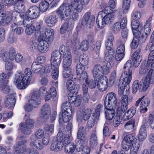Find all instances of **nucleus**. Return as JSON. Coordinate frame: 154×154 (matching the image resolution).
Instances as JSON below:
<instances>
[{"instance_id":"bf43d9fd","label":"nucleus","mask_w":154,"mask_h":154,"mask_svg":"<svg viewBox=\"0 0 154 154\" xmlns=\"http://www.w3.org/2000/svg\"><path fill=\"white\" fill-rule=\"evenodd\" d=\"M122 116L121 115H116L114 118L113 121V125L115 127H118L121 124V122Z\"/></svg>"},{"instance_id":"3c124183","label":"nucleus","mask_w":154,"mask_h":154,"mask_svg":"<svg viewBox=\"0 0 154 154\" xmlns=\"http://www.w3.org/2000/svg\"><path fill=\"white\" fill-rule=\"evenodd\" d=\"M135 120L131 119L127 122L125 125L124 127L125 129L131 130L133 129L135 126Z\"/></svg>"},{"instance_id":"5fc2aeb1","label":"nucleus","mask_w":154,"mask_h":154,"mask_svg":"<svg viewBox=\"0 0 154 154\" xmlns=\"http://www.w3.org/2000/svg\"><path fill=\"white\" fill-rule=\"evenodd\" d=\"M89 43L88 41L85 40H83L81 43L79 48L82 51H85L88 48Z\"/></svg>"},{"instance_id":"e433bc0d","label":"nucleus","mask_w":154,"mask_h":154,"mask_svg":"<svg viewBox=\"0 0 154 154\" xmlns=\"http://www.w3.org/2000/svg\"><path fill=\"white\" fill-rule=\"evenodd\" d=\"M134 110V107L129 109L125 113L123 116H122V119L123 121H125L131 118L135 114Z\"/></svg>"},{"instance_id":"e2e57ef3","label":"nucleus","mask_w":154,"mask_h":154,"mask_svg":"<svg viewBox=\"0 0 154 154\" xmlns=\"http://www.w3.org/2000/svg\"><path fill=\"white\" fill-rule=\"evenodd\" d=\"M61 53L57 50L52 52L51 54V58L61 59Z\"/></svg>"},{"instance_id":"473e14b6","label":"nucleus","mask_w":154,"mask_h":154,"mask_svg":"<svg viewBox=\"0 0 154 154\" xmlns=\"http://www.w3.org/2000/svg\"><path fill=\"white\" fill-rule=\"evenodd\" d=\"M130 83H127V82L120 79L119 84L118 94L120 96L125 95V92L124 93V91L125 88L127 87Z\"/></svg>"},{"instance_id":"c85d7f7f","label":"nucleus","mask_w":154,"mask_h":154,"mask_svg":"<svg viewBox=\"0 0 154 154\" xmlns=\"http://www.w3.org/2000/svg\"><path fill=\"white\" fill-rule=\"evenodd\" d=\"M63 143L53 139L50 149L52 151L57 152L61 150L63 147Z\"/></svg>"},{"instance_id":"bb28decb","label":"nucleus","mask_w":154,"mask_h":154,"mask_svg":"<svg viewBox=\"0 0 154 154\" xmlns=\"http://www.w3.org/2000/svg\"><path fill=\"white\" fill-rule=\"evenodd\" d=\"M32 69L34 73L39 74L40 75L44 73V67L36 62L32 63Z\"/></svg>"},{"instance_id":"412c9836","label":"nucleus","mask_w":154,"mask_h":154,"mask_svg":"<svg viewBox=\"0 0 154 154\" xmlns=\"http://www.w3.org/2000/svg\"><path fill=\"white\" fill-rule=\"evenodd\" d=\"M54 32L53 29H48L44 33L40 34L39 36L40 38H42L48 41L49 43H51L53 41Z\"/></svg>"},{"instance_id":"7ed1b4c3","label":"nucleus","mask_w":154,"mask_h":154,"mask_svg":"<svg viewBox=\"0 0 154 154\" xmlns=\"http://www.w3.org/2000/svg\"><path fill=\"white\" fill-rule=\"evenodd\" d=\"M109 7L105 8L99 13L96 20L97 24L100 28H103L106 24H109L113 21L114 13L110 11Z\"/></svg>"},{"instance_id":"8fccbe9b","label":"nucleus","mask_w":154,"mask_h":154,"mask_svg":"<svg viewBox=\"0 0 154 154\" xmlns=\"http://www.w3.org/2000/svg\"><path fill=\"white\" fill-rule=\"evenodd\" d=\"M128 109V106L124 104L121 105V106L118 107L116 110L117 115L122 116V114Z\"/></svg>"},{"instance_id":"423d86ee","label":"nucleus","mask_w":154,"mask_h":154,"mask_svg":"<svg viewBox=\"0 0 154 154\" xmlns=\"http://www.w3.org/2000/svg\"><path fill=\"white\" fill-rule=\"evenodd\" d=\"M92 112L91 109H87L83 112L82 117L84 120H88L87 128H88V129L92 128L97 122L95 114Z\"/></svg>"},{"instance_id":"9b49d317","label":"nucleus","mask_w":154,"mask_h":154,"mask_svg":"<svg viewBox=\"0 0 154 154\" xmlns=\"http://www.w3.org/2000/svg\"><path fill=\"white\" fill-rule=\"evenodd\" d=\"M147 132L145 125H142L140 128L138 139L135 140V148H137V151H135V154H137L138 149L140 146V141H142L145 139L147 136Z\"/></svg>"},{"instance_id":"c756f323","label":"nucleus","mask_w":154,"mask_h":154,"mask_svg":"<svg viewBox=\"0 0 154 154\" xmlns=\"http://www.w3.org/2000/svg\"><path fill=\"white\" fill-rule=\"evenodd\" d=\"M51 114V108L47 104H45L42 109V116L45 119H48Z\"/></svg>"},{"instance_id":"6e6d98bb","label":"nucleus","mask_w":154,"mask_h":154,"mask_svg":"<svg viewBox=\"0 0 154 154\" xmlns=\"http://www.w3.org/2000/svg\"><path fill=\"white\" fill-rule=\"evenodd\" d=\"M129 94V91L128 89L126 90L125 95H124L121 98V103L122 104L128 106V96Z\"/></svg>"},{"instance_id":"f3484780","label":"nucleus","mask_w":154,"mask_h":154,"mask_svg":"<svg viewBox=\"0 0 154 154\" xmlns=\"http://www.w3.org/2000/svg\"><path fill=\"white\" fill-rule=\"evenodd\" d=\"M5 106L8 109H13L16 103L15 96L14 94L8 95L4 100Z\"/></svg>"},{"instance_id":"864d4df0","label":"nucleus","mask_w":154,"mask_h":154,"mask_svg":"<svg viewBox=\"0 0 154 154\" xmlns=\"http://www.w3.org/2000/svg\"><path fill=\"white\" fill-rule=\"evenodd\" d=\"M32 24L33 23L32 22V24L31 25H28L26 26L23 25L25 27H27L25 30V32L26 34L30 35L34 33L35 30V27L32 25Z\"/></svg>"},{"instance_id":"79ce46f5","label":"nucleus","mask_w":154,"mask_h":154,"mask_svg":"<svg viewBox=\"0 0 154 154\" xmlns=\"http://www.w3.org/2000/svg\"><path fill=\"white\" fill-rule=\"evenodd\" d=\"M89 58L88 56L84 54H81L79 57V61L81 64L86 66L88 64Z\"/></svg>"},{"instance_id":"a19ab883","label":"nucleus","mask_w":154,"mask_h":154,"mask_svg":"<svg viewBox=\"0 0 154 154\" xmlns=\"http://www.w3.org/2000/svg\"><path fill=\"white\" fill-rule=\"evenodd\" d=\"M84 126H82L79 128L77 134V138L82 140H85L86 139V134L84 133Z\"/></svg>"},{"instance_id":"13d9d810","label":"nucleus","mask_w":154,"mask_h":154,"mask_svg":"<svg viewBox=\"0 0 154 154\" xmlns=\"http://www.w3.org/2000/svg\"><path fill=\"white\" fill-rule=\"evenodd\" d=\"M62 75L63 77L67 78L71 74L72 69L70 68H63Z\"/></svg>"},{"instance_id":"f257e3e1","label":"nucleus","mask_w":154,"mask_h":154,"mask_svg":"<svg viewBox=\"0 0 154 154\" xmlns=\"http://www.w3.org/2000/svg\"><path fill=\"white\" fill-rule=\"evenodd\" d=\"M141 16L140 11L135 12V49L139 45L138 48L135 51V68L138 66L142 60L141 44L145 40L143 32L144 25L139 20Z\"/></svg>"},{"instance_id":"7c9ffc66","label":"nucleus","mask_w":154,"mask_h":154,"mask_svg":"<svg viewBox=\"0 0 154 154\" xmlns=\"http://www.w3.org/2000/svg\"><path fill=\"white\" fill-rule=\"evenodd\" d=\"M11 21L10 17L7 16L5 14L0 13V25L2 26H8Z\"/></svg>"},{"instance_id":"20e7f679","label":"nucleus","mask_w":154,"mask_h":154,"mask_svg":"<svg viewBox=\"0 0 154 154\" xmlns=\"http://www.w3.org/2000/svg\"><path fill=\"white\" fill-rule=\"evenodd\" d=\"M40 10L37 7L33 6L29 8L27 12L23 14H20L19 16L23 20L20 22L19 24H23L25 26L31 25L32 22V19L37 18L39 14Z\"/></svg>"},{"instance_id":"72a5a7b5","label":"nucleus","mask_w":154,"mask_h":154,"mask_svg":"<svg viewBox=\"0 0 154 154\" xmlns=\"http://www.w3.org/2000/svg\"><path fill=\"white\" fill-rule=\"evenodd\" d=\"M80 0H74L73 2H71L72 11L75 10L76 11L79 12H81L82 10L83 5L80 2L79 3Z\"/></svg>"},{"instance_id":"ea45409f","label":"nucleus","mask_w":154,"mask_h":154,"mask_svg":"<svg viewBox=\"0 0 154 154\" xmlns=\"http://www.w3.org/2000/svg\"><path fill=\"white\" fill-rule=\"evenodd\" d=\"M90 145L91 147L95 148L98 144L96 134L92 133L91 134L89 139Z\"/></svg>"},{"instance_id":"c03bdc74","label":"nucleus","mask_w":154,"mask_h":154,"mask_svg":"<svg viewBox=\"0 0 154 154\" xmlns=\"http://www.w3.org/2000/svg\"><path fill=\"white\" fill-rule=\"evenodd\" d=\"M131 0H123L122 5V12L124 14L127 13L128 11L130 5Z\"/></svg>"},{"instance_id":"b1692460","label":"nucleus","mask_w":154,"mask_h":154,"mask_svg":"<svg viewBox=\"0 0 154 154\" xmlns=\"http://www.w3.org/2000/svg\"><path fill=\"white\" fill-rule=\"evenodd\" d=\"M28 102L31 104L34 107H37L41 103V100L38 95V92H34L31 97V98L28 101Z\"/></svg>"},{"instance_id":"4be33fe9","label":"nucleus","mask_w":154,"mask_h":154,"mask_svg":"<svg viewBox=\"0 0 154 154\" xmlns=\"http://www.w3.org/2000/svg\"><path fill=\"white\" fill-rule=\"evenodd\" d=\"M53 139L60 141L61 142H64V143L67 144L70 142V137L69 134H64L63 135L62 131H59L56 137L54 138Z\"/></svg>"},{"instance_id":"a211bd4d","label":"nucleus","mask_w":154,"mask_h":154,"mask_svg":"<svg viewBox=\"0 0 154 154\" xmlns=\"http://www.w3.org/2000/svg\"><path fill=\"white\" fill-rule=\"evenodd\" d=\"M29 140L30 145L31 147H34L38 150H41L43 148L44 145L41 140L34 135H32Z\"/></svg>"},{"instance_id":"2eb2a0df","label":"nucleus","mask_w":154,"mask_h":154,"mask_svg":"<svg viewBox=\"0 0 154 154\" xmlns=\"http://www.w3.org/2000/svg\"><path fill=\"white\" fill-rule=\"evenodd\" d=\"M38 50L41 53H44L49 50V43L48 41L45 40L40 38L38 37Z\"/></svg>"},{"instance_id":"9d476101","label":"nucleus","mask_w":154,"mask_h":154,"mask_svg":"<svg viewBox=\"0 0 154 154\" xmlns=\"http://www.w3.org/2000/svg\"><path fill=\"white\" fill-rule=\"evenodd\" d=\"M95 16L91 15L89 12L86 13L83 16L81 23V25L86 26L89 28L93 27L95 21Z\"/></svg>"},{"instance_id":"ddd939ff","label":"nucleus","mask_w":154,"mask_h":154,"mask_svg":"<svg viewBox=\"0 0 154 154\" xmlns=\"http://www.w3.org/2000/svg\"><path fill=\"white\" fill-rule=\"evenodd\" d=\"M152 43L150 38L149 46L148 48L150 46L149 50L151 51L149 55L148 60L146 64V67L149 68H154V43L152 44Z\"/></svg>"},{"instance_id":"f8f14e48","label":"nucleus","mask_w":154,"mask_h":154,"mask_svg":"<svg viewBox=\"0 0 154 154\" xmlns=\"http://www.w3.org/2000/svg\"><path fill=\"white\" fill-rule=\"evenodd\" d=\"M117 98L115 93L111 92L108 93L106 95L104 101V104L105 108H109L111 107L113 105L114 106L117 104Z\"/></svg>"},{"instance_id":"774afa93","label":"nucleus","mask_w":154,"mask_h":154,"mask_svg":"<svg viewBox=\"0 0 154 154\" xmlns=\"http://www.w3.org/2000/svg\"><path fill=\"white\" fill-rule=\"evenodd\" d=\"M109 6H107L105 8L109 7L110 11H112V12L115 13L116 11L115 9L116 4L113 0H110L109 2Z\"/></svg>"},{"instance_id":"680f3d73","label":"nucleus","mask_w":154,"mask_h":154,"mask_svg":"<svg viewBox=\"0 0 154 154\" xmlns=\"http://www.w3.org/2000/svg\"><path fill=\"white\" fill-rule=\"evenodd\" d=\"M11 90L10 86L7 84H3L1 87V91L5 94L9 93Z\"/></svg>"},{"instance_id":"4d7b16f0","label":"nucleus","mask_w":154,"mask_h":154,"mask_svg":"<svg viewBox=\"0 0 154 154\" xmlns=\"http://www.w3.org/2000/svg\"><path fill=\"white\" fill-rule=\"evenodd\" d=\"M54 125L53 124L46 125L44 128L45 131L47 132L49 134H52L54 132Z\"/></svg>"},{"instance_id":"aec40b11","label":"nucleus","mask_w":154,"mask_h":154,"mask_svg":"<svg viewBox=\"0 0 154 154\" xmlns=\"http://www.w3.org/2000/svg\"><path fill=\"white\" fill-rule=\"evenodd\" d=\"M103 67L100 64H97L94 66L92 70V73L95 80H97L98 79L104 77L102 75Z\"/></svg>"},{"instance_id":"f704fd0d","label":"nucleus","mask_w":154,"mask_h":154,"mask_svg":"<svg viewBox=\"0 0 154 154\" xmlns=\"http://www.w3.org/2000/svg\"><path fill=\"white\" fill-rule=\"evenodd\" d=\"M57 21V17L55 15H51L46 17L45 22L49 26H54Z\"/></svg>"},{"instance_id":"a18cd8bd","label":"nucleus","mask_w":154,"mask_h":154,"mask_svg":"<svg viewBox=\"0 0 154 154\" xmlns=\"http://www.w3.org/2000/svg\"><path fill=\"white\" fill-rule=\"evenodd\" d=\"M79 80L81 84L87 83L88 81V74L86 72H84L83 73L79 74Z\"/></svg>"},{"instance_id":"5701e85b","label":"nucleus","mask_w":154,"mask_h":154,"mask_svg":"<svg viewBox=\"0 0 154 154\" xmlns=\"http://www.w3.org/2000/svg\"><path fill=\"white\" fill-rule=\"evenodd\" d=\"M68 98L70 102L74 103L76 107L79 106L81 104L82 96L80 95L76 96L73 94L70 93L68 95Z\"/></svg>"},{"instance_id":"052dcab7","label":"nucleus","mask_w":154,"mask_h":154,"mask_svg":"<svg viewBox=\"0 0 154 154\" xmlns=\"http://www.w3.org/2000/svg\"><path fill=\"white\" fill-rule=\"evenodd\" d=\"M85 66L82 65L80 63H78L76 66V72L78 76L79 74L83 73L85 69Z\"/></svg>"},{"instance_id":"69168bd1","label":"nucleus","mask_w":154,"mask_h":154,"mask_svg":"<svg viewBox=\"0 0 154 154\" xmlns=\"http://www.w3.org/2000/svg\"><path fill=\"white\" fill-rule=\"evenodd\" d=\"M59 51H60V53H63V56H64L66 54V56L67 55V54L69 55L71 54V53L69 51V50L68 49H67V48L65 47V46H61L60 48Z\"/></svg>"},{"instance_id":"de8ad7c7","label":"nucleus","mask_w":154,"mask_h":154,"mask_svg":"<svg viewBox=\"0 0 154 154\" xmlns=\"http://www.w3.org/2000/svg\"><path fill=\"white\" fill-rule=\"evenodd\" d=\"M61 111L72 112V108L70 102H66L62 104L61 107Z\"/></svg>"},{"instance_id":"dca6fc26","label":"nucleus","mask_w":154,"mask_h":154,"mask_svg":"<svg viewBox=\"0 0 154 154\" xmlns=\"http://www.w3.org/2000/svg\"><path fill=\"white\" fill-rule=\"evenodd\" d=\"M66 87L67 89L70 91V93L73 94L75 95L77 94L80 88L79 85L75 84L74 82L71 79L67 81Z\"/></svg>"},{"instance_id":"f03ea898","label":"nucleus","mask_w":154,"mask_h":154,"mask_svg":"<svg viewBox=\"0 0 154 154\" xmlns=\"http://www.w3.org/2000/svg\"><path fill=\"white\" fill-rule=\"evenodd\" d=\"M24 73V74H22L18 72L15 75L14 83L20 89L25 88L27 85L29 83L32 77V72L29 68H26Z\"/></svg>"},{"instance_id":"4c0bfd02","label":"nucleus","mask_w":154,"mask_h":154,"mask_svg":"<svg viewBox=\"0 0 154 154\" xmlns=\"http://www.w3.org/2000/svg\"><path fill=\"white\" fill-rule=\"evenodd\" d=\"M107 109L105 112V116L106 119L109 120H112L114 117L115 115V111L114 109L111 107H109V108H106Z\"/></svg>"},{"instance_id":"09e8293b","label":"nucleus","mask_w":154,"mask_h":154,"mask_svg":"<svg viewBox=\"0 0 154 154\" xmlns=\"http://www.w3.org/2000/svg\"><path fill=\"white\" fill-rule=\"evenodd\" d=\"M50 4L45 0L41 2L39 5V9L43 12L46 11L49 7Z\"/></svg>"},{"instance_id":"338daca9","label":"nucleus","mask_w":154,"mask_h":154,"mask_svg":"<svg viewBox=\"0 0 154 154\" xmlns=\"http://www.w3.org/2000/svg\"><path fill=\"white\" fill-rule=\"evenodd\" d=\"M121 29H122V27L119 22H117L115 23L112 27V30L115 33H117Z\"/></svg>"},{"instance_id":"0e129e2a","label":"nucleus","mask_w":154,"mask_h":154,"mask_svg":"<svg viewBox=\"0 0 154 154\" xmlns=\"http://www.w3.org/2000/svg\"><path fill=\"white\" fill-rule=\"evenodd\" d=\"M103 107V105L100 104H98L96 106L95 108V117L96 118H97V121H98V119L99 117L100 112Z\"/></svg>"},{"instance_id":"1a4fd4ad","label":"nucleus","mask_w":154,"mask_h":154,"mask_svg":"<svg viewBox=\"0 0 154 154\" xmlns=\"http://www.w3.org/2000/svg\"><path fill=\"white\" fill-rule=\"evenodd\" d=\"M35 121L34 120L28 119L24 123H21L19 126L21 127L22 132L25 134H29L31 132V129L33 128Z\"/></svg>"},{"instance_id":"393cba45","label":"nucleus","mask_w":154,"mask_h":154,"mask_svg":"<svg viewBox=\"0 0 154 154\" xmlns=\"http://www.w3.org/2000/svg\"><path fill=\"white\" fill-rule=\"evenodd\" d=\"M97 86L98 89L101 91H104L107 88L108 85V79L105 76L98 79Z\"/></svg>"},{"instance_id":"37998d69","label":"nucleus","mask_w":154,"mask_h":154,"mask_svg":"<svg viewBox=\"0 0 154 154\" xmlns=\"http://www.w3.org/2000/svg\"><path fill=\"white\" fill-rule=\"evenodd\" d=\"M150 21L147 20L146 23L144 26V30L143 32L144 37H145V39L147 37V35L149 34L151 30V23H150Z\"/></svg>"},{"instance_id":"0eeeda50","label":"nucleus","mask_w":154,"mask_h":154,"mask_svg":"<svg viewBox=\"0 0 154 154\" xmlns=\"http://www.w3.org/2000/svg\"><path fill=\"white\" fill-rule=\"evenodd\" d=\"M71 5V3H64L58 8L57 12L60 15V18L61 20H65L66 17L71 14L72 11Z\"/></svg>"},{"instance_id":"6e6552de","label":"nucleus","mask_w":154,"mask_h":154,"mask_svg":"<svg viewBox=\"0 0 154 154\" xmlns=\"http://www.w3.org/2000/svg\"><path fill=\"white\" fill-rule=\"evenodd\" d=\"M151 76L147 75L144 79H142V82L138 83V80H135L136 82L137 85L135 87V93L138 90L139 92L145 91L148 87L150 80Z\"/></svg>"},{"instance_id":"6ab92c4d","label":"nucleus","mask_w":154,"mask_h":154,"mask_svg":"<svg viewBox=\"0 0 154 154\" xmlns=\"http://www.w3.org/2000/svg\"><path fill=\"white\" fill-rule=\"evenodd\" d=\"M72 112H62L59 115V123L62 124L63 122L66 123L69 122L71 119Z\"/></svg>"},{"instance_id":"a878e982","label":"nucleus","mask_w":154,"mask_h":154,"mask_svg":"<svg viewBox=\"0 0 154 154\" xmlns=\"http://www.w3.org/2000/svg\"><path fill=\"white\" fill-rule=\"evenodd\" d=\"M150 103V100L148 97H144L142 100L139 108L140 111L141 113H144L147 111V107L149 106Z\"/></svg>"},{"instance_id":"58836bf2","label":"nucleus","mask_w":154,"mask_h":154,"mask_svg":"<svg viewBox=\"0 0 154 154\" xmlns=\"http://www.w3.org/2000/svg\"><path fill=\"white\" fill-rule=\"evenodd\" d=\"M12 74L11 72H8L7 74L4 72H2L0 74V82L3 84H7L8 82V79L9 76Z\"/></svg>"},{"instance_id":"603ef678","label":"nucleus","mask_w":154,"mask_h":154,"mask_svg":"<svg viewBox=\"0 0 154 154\" xmlns=\"http://www.w3.org/2000/svg\"><path fill=\"white\" fill-rule=\"evenodd\" d=\"M51 65L54 68L58 69L61 63V59L51 58Z\"/></svg>"},{"instance_id":"c9c22d12","label":"nucleus","mask_w":154,"mask_h":154,"mask_svg":"<svg viewBox=\"0 0 154 154\" xmlns=\"http://www.w3.org/2000/svg\"><path fill=\"white\" fill-rule=\"evenodd\" d=\"M19 0H17L14 4V9L18 13H22L25 11V6Z\"/></svg>"},{"instance_id":"39448f33","label":"nucleus","mask_w":154,"mask_h":154,"mask_svg":"<svg viewBox=\"0 0 154 154\" xmlns=\"http://www.w3.org/2000/svg\"><path fill=\"white\" fill-rule=\"evenodd\" d=\"M135 52H134L132 56V61L131 60H128L125 64L123 67V71L122 73L120 79L127 82V83H130L132 79V70L134 68L135 64Z\"/></svg>"},{"instance_id":"cd10ccee","label":"nucleus","mask_w":154,"mask_h":154,"mask_svg":"<svg viewBox=\"0 0 154 154\" xmlns=\"http://www.w3.org/2000/svg\"><path fill=\"white\" fill-rule=\"evenodd\" d=\"M75 148L77 149L79 148V150L82 149V146L81 145L79 147V146L77 145L75 147L73 143H69L65 145V151L66 152H68V154H75L74 151Z\"/></svg>"},{"instance_id":"2f4dec72","label":"nucleus","mask_w":154,"mask_h":154,"mask_svg":"<svg viewBox=\"0 0 154 154\" xmlns=\"http://www.w3.org/2000/svg\"><path fill=\"white\" fill-rule=\"evenodd\" d=\"M65 55L64 56H63V68H70L72 60V56L71 54Z\"/></svg>"},{"instance_id":"49530a36","label":"nucleus","mask_w":154,"mask_h":154,"mask_svg":"<svg viewBox=\"0 0 154 154\" xmlns=\"http://www.w3.org/2000/svg\"><path fill=\"white\" fill-rule=\"evenodd\" d=\"M108 51L105 54V59L107 61L112 60L115 55V51L113 49L108 50Z\"/></svg>"},{"instance_id":"4468645a","label":"nucleus","mask_w":154,"mask_h":154,"mask_svg":"<svg viewBox=\"0 0 154 154\" xmlns=\"http://www.w3.org/2000/svg\"><path fill=\"white\" fill-rule=\"evenodd\" d=\"M134 137V135L129 134L125 137L122 141V146L123 148L126 150H128L131 145L133 144Z\"/></svg>"}]
</instances>
